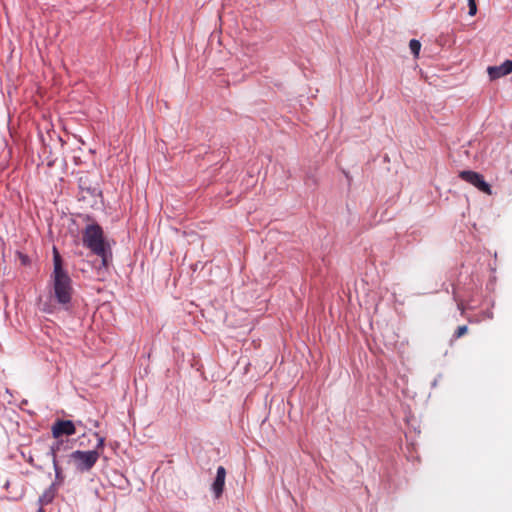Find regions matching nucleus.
I'll return each instance as SVG.
<instances>
[{"label":"nucleus","mask_w":512,"mask_h":512,"mask_svg":"<svg viewBox=\"0 0 512 512\" xmlns=\"http://www.w3.org/2000/svg\"><path fill=\"white\" fill-rule=\"evenodd\" d=\"M459 177L476 187L481 192L488 195L492 194L490 185L484 180V177L481 174L474 171L465 170L459 173Z\"/></svg>","instance_id":"20e7f679"},{"label":"nucleus","mask_w":512,"mask_h":512,"mask_svg":"<svg viewBox=\"0 0 512 512\" xmlns=\"http://www.w3.org/2000/svg\"><path fill=\"white\" fill-rule=\"evenodd\" d=\"M54 271L52 275L54 295L59 304L67 305L71 301L72 285L69 275L62 268L61 257L57 249L53 248Z\"/></svg>","instance_id":"f257e3e1"},{"label":"nucleus","mask_w":512,"mask_h":512,"mask_svg":"<svg viewBox=\"0 0 512 512\" xmlns=\"http://www.w3.org/2000/svg\"><path fill=\"white\" fill-rule=\"evenodd\" d=\"M512 72V61L505 60L501 65L498 66H489L487 68V73L489 75L490 80H496L503 76H506Z\"/></svg>","instance_id":"423d86ee"},{"label":"nucleus","mask_w":512,"mask_h":512,"mask_svg":"<svg viewBox=\"0 0 512 512\" xmlns=\"http://www.w3.org/2000/svg\"><path fill=\"white\" fill-rule=\"evenodd\" d=\"M61 445H62V441H56L53 445H51L50 451H49V455L52 457L53 468L55 471V478L58 481H62V479H63L62 472L59 467V464L57 461V455H56V453L60 449Z\"/></svg>","instance_id":"6e6552de"},{"label":"nucleus","mask_w":512,"mask_h":512,"mask_svg":"<svg viewBox=\"0 0 512 512\" xmlns=\"http://www.w3.org/2000/svg\"><path fill=\"white\" fill-rule=\"evenodd\" d=\"M83 243L94 254L102 258L103 265L107 263L108 251L104 241L102 228L97 224L88 225L83 234Z\"/></svg>","instance_id":"f03ea898"},{"label":"nucleus","mask_w":512,"mask_h":512,"mask_svg":"<svg viewBox=\"0 0 512 512\" xmlns=\"http://www.w3.org/2000/svg\"><path fill=\"white\" fill-rule=\"evenodd\" d=\"M94 435L98 438L95 450L98 451L99 449H103L104 444H105V439L103 437L99 436V434L97 432H95Z\"/></svg>","instance_id":"f8f14e48"},{"label":"nucleus","mask_w":512,"mask_h":512,"mask_svg":"<svg viewBox=\"0 0 512 512\" xmlns=\"http://www.w3.org/2000/svg\"><path fill=\"white\" fill-rule=\"evenodd\" d=\"M226 478V470L223 466H219L217 468L216 478L212 483V491L214 493L215 498H219L223 492Z\"/></svg>","instance_id":"0eeeda50"},{"label":"nucleus","mask_w":512,"mask_h":512,"mask_svg":"<svg viewBox=\"0 0 512 512\" xmlns=\"http://www.w3.org/2000/svg\"><path fill=\"white\" fill-rule=\"evenodd\" d=\"M52 499V496L51 495H48V493H44L41 498H40V501L43 502V503H49Z\"/></svg>","instance_id":"ddd939ff"},{"label":"nucleus","mask_w":512,"mask_h":512,"mask_svg":"<svg viewBox=\"0 0 512 512\" xmlns=\"http://www.w3.org/2000/svg\"><path fill=\"white\" fill-rule=\"evenodd\" d=\"M99 457L100 453L97 450H76L69 455V459L73 462L75 468L82 473L90 471Z\"/></svg>","instance_id":"7ed1b4c3"},{"label":"nucleus","mask_w":512,"mask_h":512,"mask_svg":"<svg viewBox=\"0 0 512 512\" xmlns=\"http://www.w3.org/2000/svg\"><path fill=\"white\" fill-rule=\"evenodd\" d=\"M458 308L461 310V313H463L464 308H463V305L461 303L458 304Z\"/></svg>","instance_id":"2eb2a0df"},{"label":"nucleus","mask_w":512,"mask_h":512,"mask_svg":"<svg viewBox=\"0 0 512 512\" xmlns=\"http://www.w3.org/2000/svg\"><path fill=\"white\" fill-rule=\"evenodd\" d=\"M76 424L82 426L81 421L74 423L71 420H56L51 427L52 436L58 439L63 435H74L76 433Z\"/></svg>","instance_id":"39448f33"},{"label":"nucleus","mask_w":512,"mask_h":512,"mask_svg":"<svg viewBox=\"0 0 512 512\" xmlns=\"http://www.w3.org/2000/svg\"><path fill=\"white\" fill-rule=\"evenodd\" d=\"M468 7L470 16H474L477 13V6L475 0H468Z\"/></svg>","instance_id":"9d476101"},{"label":"nucleus","mask_w":512,"mask_h":512,"mask_svg":"<svg viewBox=\"0 0 512 512\" xmlns=\"http://www.w3.org/2000/svg\"><path fill=\"white\" fill-rule=\"evenodd\" d=\"M409 48L414 57H418L421 49V43L416 39H412L409 42Z\"/></svg>","instance_id":"1a4fd4ad"},{"label":"nucleus","mask_w":512,"mask_h":512,"mask_svg":"<svg viewBox=\"0 0 512 512\" xmlns=\"http://www.w3.org/2000/svg\"><path fill=\"white\" fill-rule=\"evenodd\" d=\"M468 331V328L466 325H463V326H459L455 332V337L456 338H460L462 337L463 335H465Z\"/></svg>","instance_id":"9b49d317"},{"label":"nucleus","mask_w":512,"mask_h":512,"mask_svg":"<svg viewBox=\"0 0 512 512\" xmlns=\"http://www.w3.org/2000/svg\"><path fill=\"white\" fill-rule=\"evenodd\" d=\"M483 318L492 319L493 318V313L491 311H486V312L483 313L482 319Z\"/></svg>","instance_id":"4468645a"}]
</instances>
